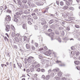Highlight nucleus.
<instances>
[{
	"mask_svg": "<svg viewBox=\"0 0 80 80\" xmlns=\"http://www.w3.org/2000/svg\"><path fill=\"white\" fill-rule=\"evenodd\" d=\"M71 53L72 54V56L71 55V57H73L74 59L75 60H77V57L80 55V52H77L76 53V55L75 56V53L74 52H71Z\"/></svg>",
	"mask_w": 80,
	"mask_h": 80,
	"instance_id": "obj_1",
	"label": "nucleus"
},
{
	"mask_svg": "<svg viewBox=\"0 0 80 80\" xmlns=\"http://www.w3.org/2000/svg\"><path fill=\"white\" fill-rule=\"evenodd\" d=\"M41 24L43 26V27H45L46 23L47 22L45 21V20L44 18H42L41 20Z\"/></svg>",
	"mask_w": 80,
	"mask_h": 80,
	"instance_id": "obj_2",
	"label": "nucleus"
},
{
	"mask_svg": "<svg viewBox=\"0 0 80 80\" xmlns=\"http://www.w3.org/2000/svg\"><path fill=\"white\" fill-rule=\"evenodd\" d=\"M33 59H35V58L33 57L30 56L28 57V58L27 59V61L28 63H31L32 61L34 62Z\"/></svg>",
	"mask_w": 80,
	"mask_h": 80,
	"instance_id": "obj_3",
	"label": "nucleus"
},
{
	"mask_svg": "<svg viewBox=\"0 0 80 80\" xmlns=\"http://www.w3.org/2000/svg\"><path fill=\"white\" fill-rule=\"evenodd\" d=\"M11 20V17L10 16V15H8L5 18V21H10Z\"/></svg>",
	"mask_w": 80,
	"mask_h": 80,
	"instance_id": "obj_4",
	"label": "nucleus"
},
{
	"mask_svg": "<svg viewBox=\"0 0 80 80\" xmlns=\"http://www.w3.org/2000/svg\"><path fill=\"white\" fill-rule=\"evenodd\" d=\"M20 15V13L17 12L16 13V14L14 15V17L15 18H18V15Z\"/></svg>",
	"mask_w": 80,
	"mask_h": 80,
	"instance_id": "obj_5",
	"label": "nucleus"
},
{
	"mask_svg": "<svg viewBox=\"0 0 80 80\" xmlns=\"http://www.w3.org/2000/svg\"><path fill=\"white\" fill-rule=\"evenodd\" d=\"M68 12H66L62 13V15L63 17H64V18H66V17H67V15H68Z\"/></svg>",
	"mask_w": 80,
	"mask_h": 80,
	"instance_id": "obj_6",
	"label": "nucleus"
},
{
	"mask_svg": "<svg viewBox=\"0 0 80 80\" xmlns=\"http://www.w3.org/2000/svg\"><path fill=\"white\" fill-rule=\"evenodd\" d=\"M52 71L54 73H56L59 71V69L58 68L54 69H53Z\"/></svg>",
	"mask_w": 80,
	"mask_h": 80,
	"instance_id": "obj_7",
	"label": "nucleus"
},
{
	"mask_svg": "<svg viewBox=\"0 0 80 80\" xmlns=\"http://www.w3.org/2000/svg\"><path fill=\"white\" fill-rule=\"evenodd\" d=\"M22 28L24 29H25L26 28V27H27V25L25 23V22H22Z\"/></svg>",
	"mask_w": 80,
	"mask_h": 80,
	"instance_id": "obj_8",
	"label": "nucleus"
},
{
	"mask_svg": "<svg viewBox=\"0 0 80 80\" xmlns=\"http://www.w3.org/2000/svg\"><path fill=\"white\" fill-rule=\"evenodd\" d=\"M30 13V12L28 11V10L24 11V13L25 14H29Z\"/></svg>",
	"mask_w": 80,
	"mask_h": 80,
	"instance_id": "obj_9",
	"label": "nucleus"
},
{
	"mask_svg": "<svg viewBox=\"0 0 80 80\" xmlns=\"http://www.w3.org/2000/svg\"><path fill=\"white\" fill-rule=\"evenodd\" d=\"M68 6H65L63 7L62 9H63V10H67V9H68Z\"/></svg>",
	"mask_w": 80,
	"mask_h": 80,
	"instance_id": "obj_10",
	"label": "nucleus"
},
{
	"mask_svg": "<svg viewBox=\"0 0 80 80\" xmlns=\"http://www.w3.org/2000/svg\"><path fill=\"white\" fill-rule=\"evenodd\" d=\"M58 75L59 77H62V72H59L58 73Z\"/></svg>",
	"mask_w": 80,
	"mask_h": 80,
	"instance_id": "obj_11",
	"label": "nucleus"
},
{
	"mask_svg": "<svg viewBox=\"0 0 80 80\" xmlns=\"http://www.w3.org/2000/svg\"><path fill=\"white\" fill-rule=\"evenodd\" d=\"M72 3L68 1H66V4L68 6H69Z\"/></svg>",
	"mask_w": 80,
	"mask_h": 80,
	"instance_id": "obj_12",
	"label": "nucleus"
},
{
	"mask_svg": "<svg viewBox=\"0 0 80 80\" xmlns=\"http://www.w3.org/2000/svg\"><path fill=\"white\" fill-rule=\"evenodd\" d=\"M26 48L27 49H30V45H29V44H26Z\"/></svg>",
	"mask_w": 80,
	"mask_h": 80,
	"instance_id": "obj_13",
	"label": "nucleus"
},
{
	"mask_svg": "<svg viewBox=\"0 0 80 80\" xmlns=\"http://www.w3.org/2000/svg\"><path fill=\"white\" fill-rule=\"evenodd\" d=\"M40 67V64L38 63V64L35 65V68H38V67Z\"/></svg>",
	"mask_w": 80,
	"mask_h": 80,
	"instance_id": "obj_14",
	"label": "nucleus"
},
{
	"mask_svg": "<svg viewBox=\"0 0 80 80\" xmlns=\"http://www.w3.org/2000/svg\"><path fill=\"white\" fill-rule=\"evenodd\" d=\"M50 75H48L46 77V80H49V78H50Z\"/></svg>",
	"mask_w": 80,
	"mask_h": 80,
	"instance_id": "obj_15",
	"label": "nucleus"
},
{
	"mask_svg": "<svg viewBox=\"0 0 80 80\" xmlns=\"http://www.w3.org/2000/svg\"><path fill=\"white\" fill-rule=\"evenodd\" d=\"M74 63L76 65H78L80 62H79V61H76L75 62H74Z\"/></svg>",
	"mask_w": 80,
	"mask_h": 80,
	"instance_id": "obj_16",
	"label": "nucleus"
},
{
	"mask_svg": "<svg viewBox=\"0 0 80 80\" xmlns=\"http://www.w3.org/2000/svg\"><path fill=\"white\" fill-rule=\"evenodd\" d=\"M59 4L60 5H61V6H63V5H64L63 2L62 1L60 2Z\"/></svg>",
	"mask_w": 80,
	"mask_h": 80,
	"instance_id": "obj_17",
	"label": "nucleus"
},
{
	"mask_svg": "<svg viewBox=\"0 0 80 80\" xmlns=\"http://www.w3.org/2000/svg\"><path fill=\"white\" fill-rule=\"evenodd\" d=\"M6 12L9 13H12V11L9 9H8L6 11Z\"/></svg>",
	"mask_w": 80,
	"mask_h": 80,
	"instance_id": "obj_18",
	"label": "nucleus"
},
{
	"mask_svg": "<svg viewBox=\"0 0 80 80\" xmlns=\"http://www.w3.org/2000/svg\"><path fill=\"white\" fill-rule=\"evenodd\" d=\"M34 30H38V27L37 26L35 25L34 26Z\"/></svg>",
	"mask_w": 80,
	"mask_h": 80,
	"instance_id": "obj_19",
	"label": "nucleus"
},
{
	"mask_svg": "<svg viewBox=\"0 0 80 80\" xmlns=\"http://www.w3.org/2000/svg\"><path fill=\"white\" fill-rule=\"evenodd\" d=\"M5 30L6 31V32H8L9 31H10V29H8L7 28H5Z\"/></svg>",
	"mask_w": 80,
	"mask_h": 80,
	"instance_id": "obj_20",
	"label": "nucleus"
},
{
	"mask_svg": "<svg viewBox=\"0 0 80 80\" xmlns=\"http://www.w3.org/2000/svg\"><path fill=\"white\" fill-rule=\"evenodd\" d=\"M68 18V19H69V20H73L75 19V18H72V17H69Z\"/></svg>",
	"mask_w": 80,
	"mask_h": 80,
	"instance_id": "obj_21",
	"label": "nucleus"
},
{
	"mask_svg": "<svg viewBox=\"0 0 80 80\" xmlns=\"http://www.w3.org/2000/svg\"><path fill=\"white\" fill-rule=\"evenodd\" d=\"M55 80H60V78L58 77H55L54 78Z\"/></svg>",
	"mask_w": 80,
	"mask_h": 80,
	"instance_id": "obj_22",
	"label": "nucleus"
},
{
	"mask_svg": "<svg viewBox=\"0 0 80 80\" xmlns=\"http://www.w3.org/2000/svg\"><path fill=\"white\" fill-rule=\"evenodd\" d=\"M27 2V0H22V3H26Z\"/></svg>",
	"mask_w": 80,
	"mask_h": 80,
	"instance_id": "obj_23",
	"label": "nucleus"
},
{
	"mask_svg": "<svg viewBox=\"0 0 80 80\" xmlns=\"http://www.w3.org/2000/svg\"><path fill=\"white\" fill-rule=\"evenodd\" d=\"M13 20L14 22H18V19H17V18H15L14 20Z\"/></svg>",
	"mask_w": 80,
	"mask_h": 80,
	"instance_id": "obj_24",
	"label": "nucleus"
},
{
	"mask_svg": "<svg viewBox=\"0 0 80 80\" xmlns=\"http://www.w3.org/2000/svg\"><path fill=\"white\" fill-rule=\"evenodd\" d=\"M6 28H8L9 29H10V26L9 25H6Z\"/></svg>",
	"mask_w": 80,
	"mask_h": 80,
	"instance_id": "obj_25",
	"label": "nucleus"
},
{
	"mask_svg": "<svg viewBox=\"0 0 80 80\" xmlns=\"http://www.w3.org/2000/svg\"><path fill=\"white\" fill-rule=\"evenodd\" d=\"M75 27L77 28H80V26L77 25H75Z\"/></svg>",
	"mask_w": 80,
	"mask_h": 80,
	"instance_id": "obj_26",
	"label": "nucleus"
},
{
	"mask_svg": "<svg viewBox=\"0 0 80 80\" xmlns=\"http://www.w3.org/2000/svg\"><path fill=\"white\" fill-rule=\"evenodd\" d=\"M41 78L42 79H43V80L45 79V75H42V76L41 77Z\"/></svg>",
	"mask_w": 80,
	"mask_h": 80,
	"instance_id": "obj_27",
	"label": "nucleus"
},
{
	"mask_svg": "<svg viewBox=\"0 0 80 80\" xmlns=\"http://www.w3.org/2000/svg\"><path fill=\"white\" fill-rule=\"evenodd\" d=\"M69 10H72V11H73V10H74V8L73 7H70L69 8Z\"/></svg>",
	"mask_w": 80,
	"mask_h": 80,
	"instance_id": "obj_28",
	"label": "nucleus"
},
{
	"mask_svg": "<svg viewBox=\"0 0 80 80\" xmlns=\"http://www.w3.org/2000/svg\"><path fill=\"white\" fill-rule=\"evenodd\" d=\"M41 72H45V70L44 69H41Z\"/></svg>",
	"mask_w": 80,
	"mask_h": 80,
	"instance_id": "obj_29",
	"label": "nucleus"
},
{
	"mask_svg": "<svg viewBox=\"0 0 80 80\" xmlns=\"http://www.w3.org/2000/svg\"><path fill=\"white\" fill-rule=\"evenodd\" d=\"M53 20H51L49 22V24H52V23H53Z\"/></svg>",
	"mask_w": 80,
	"mask_h": 80,
	"instance_id": "obj_30",
	"label": "nucleus"
},
{
	"mask_svg": "<svg viewBox=\"0 0 80 80\" xmlns=\"http://www.w3.org/2000/svg\"><path fill=\"white\" fill-rule=\"evenodd\" d=\"M8 21H5V26H7V25H8Z\"/></svg>",
	"mask_w": 80,
	"mask_h": 80,
	"instance_id": "obj_31",
	"label": "nucleus"
},
{
	"mask_svg": "<svg viewBox=\"0 0 80 80\" xmlns=\"http://www.w3.org/2000/svg\"><path fill=\"white\" fill-rule=\"evenodd\" d=\"M33 18H34V19H36V20L38 19V18L37 17V16H33Z\"/></svg>",
	"mask_w": 80,
	"mask_h": 80,
	"instance_id": "obj_32",
	"label": "nucleus"
},
{
	"mask_svg": "<svg viewBox=\"0 0 80 80\" xmlns=\"http://www.w3.org/2000/svg\"><path fill=\"white\" fill-rule=\"evenodd\" d=\"M48 32H52V30L51 29H49L48 31Z\"/></svg>",
	"mask_w": 80,
	"mask_h": 80,
	"instance_id": "obj_33",
	"label": "nucleus"
},
{
	"mask_svg": "<svg viewBox=\"0 0 80 80\" xmlns=\"http://www.w3.org/2000/svg\"><path fill=\"white\" fill-rule=\"evenodd\" d=\"M34 70V69L32 68H31L30 69V71L32 72H33Z\"/></svg>",
	"mask_w": 80,
	"mask_h": 80,
	"instance_id": "obj_34",
	"label": "nucleus"
},
{
	"mask_svg": "<svg viewBox=\"0 0 80 80\" xmlns=\"http://www.w3.org/2000/svg\"><path fill=\"white\" fill-rule=\"evenodd\" d=\"M61 34H62L63 36H64L65 35V33L64 32L62 31V32H61Z\"/></svg>",
	"mask_w": 80,
	"mask_h": 80,
	"instance_id": "obj_35",
	"label": "nucleus"
},
{
	"mask_svg": "<svg viewBox=\"0 0 80 80\" xmlns=\"http://www.w3.org/2000/svg\"><path fill=\"white\" fill-rule=\"evenodd\" d=\"M51 76H52V77H54L55 76V75L54 74V73L52 72L51 74Z\"/></svg>",
	"mask_w": 80,
	"mask_h": 80,
	"instance_id": "obj_36",
	"label": "nucleus"
},
{
	"mask_svg": "<svg viewBox=\"0 0 80 80\" xmlns=\"http://www.w3.org/2000/svg\"><path fill=\"white\" fill-rule=\"evenodd\" d=\"M24 41H25L27 40V37L24 36L23 38Z\"/></svg>",
	"mask_w": 80,
	"mask_h": 80,
	"instance_id": "obj_37",
	"label": "nucleus"
},
{
	"mask_svg": "<svg viewBox=\"0 0 80 80\" xmlns=\"http://www.w3.org/2000/svg\"><path fill=\"white\" fill-rule=\"evenodd\" d=\"M15 40L17 42H19V40L18 38L15 39Z\"/></svg>",
	"mask_w": 80,
	"mask_h": 80,
	"instance_id": "obj_38",
	"label": "nucleus"
},
{
	"mask_svg": "<svg viewBox=\"0 0 80 80\" xmlns=\"http://www.w3.org/2000/svg\"><path fill=\"white\" fill-rule=\"evenodd\" d=\"M36 71H37V72H40V68H38L37 70H36Z\"/></svg>",
	"mask_w": 80,
	"mask_h": 80,
	"instance_id": "obj_39",
	"label": "nucleus"
},
{
	"mask_svg": "<svg viewBox=\"0 0 80 80\" xmlns=\"http://www.w3.org/2000/svg\"><path fill=\"white\" fill-rule=\"evenodd\" d=\"M12 62H10L9 63V65L11 66L10 67H11V69H12Z\"/></svg>",
	"mask_w": 80,
	"mask_h": 80,
	"instance_id": "obj_40",
	"label": "nucleus"
},
{
	"mask_svg": "<svg viewBox=\"0 0 80 80\" xmlns=\"http://www.w3.org/2000/svg\"><path fill=\"white\" fill-rule=\"evenodd\" d=\"M55 33L57 34V35H59V33L57 31H56L55 32Z\"/></svg>",
	"mask_w": 80,
	"mask_h": 80,
	"instance_id": "obj_41",
	"label": "nucleus"
},
{
	"mask_svg": "<svg viewBox=\"0 0 80 80\" xmlns=\"http://www.w3.org/2000/svg\"><path fill=\"white\" fill-rule=\"evenodd\" d=\"M27 3L28 4V5H29V6H30V4L31 3V2H30L29 1Z\"/></svg>",
	"mask_w": 80,
	"mask_h": 80,
	"instance_id": "obj_42",
	"label": "nucleus"
},
{
	"mask_svg": "<svg viewBox=\"0 0 80 80\" xmlns=\"http://www.w3.org/2000/svg\"><path fill=\"white\" fill-rule=\"evenodd\" d=\"M28 24H29V25H32V23L30 21H28Z\"/></svg>",
	"mask_w": 80,
	"mask_h": 80,
	"instance_id": "obj_43",
	"label": "nucleus"
},
{
	"mask_svg": "<svg viewBox=\"0 0 80 80\" xmlns=\"http://www.w3.org/2000/svg\"><path fill=\"white\" fill-rule=\"evenodd\" d=\"M77 70H79L80 69V66H78L77 67Z\"/></svg>",
	"mask_w": 80,
	"mask_h": 80,
	"instance_id": "obj_44",
	"label": "nucleus"
},
{
	"mask_svg": "<svg viewBox=\"0 0 80 80\" xmlns=\"http://www.w3.org/2000/svg\"><path fill=\"white\" fill-rule=\"evenodd\" d=\"M35 45H36V47L37 48L38 47V43H35Z\"/></svg>",
	"mask_w": 80,
	"mask_h": 80,
	"instance_id": "obj_45",
	"label": "nucleus"
},
{
	"mask_svg": "<svg viewBox=\"0 0 80 80\" xmlns=\"http://www.w3.org/2000/svg\"><path fill=\"white\" fill-rule=\"evenodd\" d=\"M32 50H35V47L34 46H32Z\"/></svg>",
	"mask_w": 80,
	"mask_h": 80,
	"instance_id": "obj_46",
	"label": "nucleus"
},
{
	"mask_svg": "<svg viewBox=\"0 0 80 80\" xmlns=\"http://www.w3.org/2000/svg\"><path fill=\"white\" fill-rule=\"evenodd\" d=\"M51 72H52V70L51 69H50L48 71V74L51 73Z\"/></svg>",
	"mask_w": 80,
	"mask_h": 80,
	"instance_id": "obj_47",
	"label": "nucleus"
},
{
	"mask_svg": "<svg viewBox=\"0 0 80 80\" xmlns=\"http://www.w3.org/2000/svg\"><path fill=\"white\" fill-rule=\"evenodd\" d=\"M16 37H19V36H20V34L19 33H17L16 34Z\"/></svg>",
	"mask_w": 80,
	"mask_h": 80,
	"instance_id": "obj_48",
	"label": "nucleus"
},
{
	"mask_svg": "<svg viewBox=\"0 0 80 80\" xmlns=\"http://www.w3.org/2000/svg\"><path fill=\"white\" fill-rule=\"evenodd\" d=\"M68 2H70L71 3H72V0H68Z\"/></svg>",
	"mask_w": 80,
	"mask_h": 80,
	"instance_id": "obj_49",
	"label": "nucleus"
},
{
	"mask_svg": "<svg viewBox=\"0 0 80 80\" xmlns=\"http://www.w3.org/2000/svg\"><path fill=\"white\" fill-rule=\"evenodd\" d=\"M1 8H1V12H3V7H1Z\"/></svg>",
	"mask_w": 80,
	"mask_h": 80,
	"instance_id": "obj_50",
	"label": "nucleus"
},
{
	"mask_svg": "<svg viewBox=\"0 0 80 80\" xmlns=\"http://www.w3.org/2000/svg\"><path fill=\"white\" fill-rule=\"evenodd\" d=\"M67 30H68V31H69V30H70V28L69 27H67Z\"/></svg>",
	"mask_w": 80,
	"mask_h": 80,
	"instance_id": "obj_51",
	"label": "nucleus"
},
{
	"mask_svg": "<svg viewBox=\"0 0 80 80\" xmlns=\"http://www.w3.org/2000/svg\"><path fill=\"white\" fill-rule=\"evenodd\" d=\"M7 8V6H5L4 9V10H6Z\"/></svg>",
	"mask_w": 80,
	"mask_h": 80,
	"instance_id": "obj_52",
	"label": "nucleus"
},
{
	"mask_svg": "<svg viewBox=\"0 0 80 80\" xmlns=\"http://www.w3.org/2000/svg\"><path fill=\"white\" fill-rule=\"evenodd\" d=\"M34 11L35 12H38V9H35L34 10Z\"/></svg>",
	"mask_w": 80,
	"mask_h": 80,
	"instance_id": "obj_53",
	"label": "nucleus"
},
{
	"mask_svg": "<svg viewBox=\"0 0 80 80\" xmlns=\"http://www.w3.org/2000/svg\"><path fill=\"white\" fill-rule=\"evenodd\" d=\"M26 72L28 73H29V72H30V70H29V69H27L26 70Z\"/></svg>",
	"mask_w": 80,
	"mask_h": 80,
	"instance_id": "obj_54",
	"label": "nucleus"
},
{
	"mask_svg": "<svg viewBox=\"0 0 80 80\" xmlns=\"http://www.w3.org/2000/svg\"><path fill=\"white\" fill-rule=\"evenodd\" d=\"M61 80H66L65 78H63Z\"/></svg>",
	"mask_w": 80,
	"mask_h": 80,
	"instance_id": "obj_55",
	"label": "nucleus"
},
{
	"mask_svg": "<svg viewBox=\"0 0 80 80\" xmlns=\"http://www.w3.org/2000/svg\"><path fill=\"white\" fill-rule=\"evenodd\" d=\"M56 3L57 5H59V2L58 1H56Z\"/></svg>",
	"mask_w": 80,
	"mask_h": 80,
	"instance_id": "obj_56",
	"label": "nucleus"
},
{
	"mask_svg": "<svg viewBox=\"0 0 80 80\" xmlns=\"http://www.w3.org/2000/svg\"><path fill=\"white\" fill-rule=\"evenodd\" d=\"M34 64H38V62H34Z\"/></svg>",
	"mask_w": 80,
	"mask_h": 80,
	"instance_id": "obj_57",
	"label": "nucleus"
},
{
	"mask_svg": "<svg viewBox=\"0 0 80 80\" xmlns=\"http://www.w3.org/2000/svg\"><path fill=\"white\" fill-rule=\"evenodd\" d=\"M14 48H15L17 49V46L16 45H15L14 46Z\"/></svg>",
	"mask_w": 80,
	"mask_h": 80,
	"instance_id": "obj_58",
	"label": "nucleus"
},
{
	"mask_svg": "<svg viewBox=\"0 0 80 80\" xmlns=\"http://www.w3.org/2000/svg\"><path fill=\"white\" fill-rule=\"evenodd\" d=\"M13 67H14V68H15V67H16V66H15V64H14L13 65Z\"/></svg>",
	"mask_w": 80,
	"mask_h": 80,
	"instance_id": "obj_59",
	"label": "nucleus"
},
{
	"mask_svg": "<svg viewBox=\"0 0 80 80\" xmlns=\"http://www.w3.org/2000/svg\"><path fill=\"white\" fill-rule=\"evenodd\" d=\"M48 53H49V55H51V52H50V51H49Z\"/></svg>",
	"mask_w": 80,
	"mask_h": 80,
	"instance_id": "obj_60",
	"label": "nucleus"
},
{
	"mask_svg": "<svg viewBox=\"0 0 80 80\" xmlns=\"http://www.w3.org/2000/svg\"><path fill=\"white\" fill-rule=\"evenodd\" d=\"M18 3H19V4H21V1H18Z\"/></svg>",
	"mask_w": 80,
	"mask_h": 80,
	"instance_id": "obj_61",
	"label": "nucleus"
},
{
	"mask_svg": "<svg viewBox=\"0 0 80 80\" xmlns=\"http://www.w3.org/2000/svg\"><path fill=\"white\" fill-rule=\"evenodd\" d=\"M24 7L25 8H28V6L27 5H25V6H24Z\"/></svg>",
	"mask_w": 80,
	"mask_h": 80,
	"instance_id": "obj_62",
	"label": "nucleus"
},
{
	"mask_svg": "<svg viewBox=\"0 0 80 80\" xmlns=\"http://www.w3.org/2000/svg\"><path fill=\"white\" fill-rule=\"evenodd\" d=\"M32 16H33V15H35V13H32Z\"/></svg>",
	"mask_w": 80,
	"mask_h": 80,
	"instance_id": "obj_63",
	"label": "nucleus"
},
{
	"mask_svg": "<svg viewBox=\"0 0 80 80\" xmlns=\"http://www.w3.org/2000/svg\"><path fill=\"white\" fill-rule=\"evenodd\" d=\"M43 50V48H41L39 50V51H41V50Z\"/></svg>",
	"mask_w": 80,
	"mask_h": 80,
	"instance_id": "obj_64",
	"label": "nucleus"
}]
</instances>
